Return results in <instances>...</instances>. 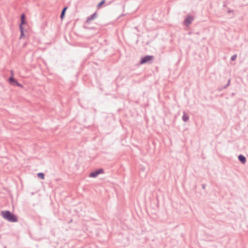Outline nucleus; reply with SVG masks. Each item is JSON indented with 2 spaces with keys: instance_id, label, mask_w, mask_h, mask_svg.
Wrapping results in <instances>:
<instances>
[{
  "instance_id": "obj_10",
  "label": "nucleus",
  "mask_w": 248,
  "mask_h": 248,
  "mask_svg": "<svg viewBox=\"0 0 248 248\" xmlns=\"http://www.w3.org/2000/svg\"><path fill=\"white\" fill-rule=\"evenodd\" d=\"M67 7H64L63 8V9L62 10V11L61 15H60V17L61 19H63V17H64L65 14V12H66V10H67Z\"/></svg>"
},
{
  "instance_id": "obj_19",
  "label": "nucleus",
  "mask_w": 248,
  "mask_h": 248,
  "mask_svg": "<svg viewBox=\"0 0 248 248\" xmlns=\"http://www.w3.org/2000/svg\"><path fill=\"white\" fill-rule=\"evenodd\" d=\"M146 173H147V172H145V173L143 174L144 176H146Z\"/></svg>"
},
{
  "instance_id": "obj_9",
  "label": "nucleus",
  "mask_w": 248,
  "mask_h": 248,
  "mask_svg": "<svg viewBox=\"0 0 248 248\" xmlns=\"http://www.w3.org/2000/svg\"><path fill=\"white\" fill-rule=\"evenodd\" d=\"M182 120L185 122H187L189 120L188 115L186 114L185 112H184L183 115L182 116Z\"/></svg>"
},
{
  "instance_id": "obj_4",
  "label": "nucleus",
  "mask_w": 248,
  "mask_h": 248,
  "mask_svg": "<svg viewBox=\"0 0 248 248\" xmlns=\"http://www.w3.org/2000/svg\"><path fill=\"white\" fill-rule=\"evenodd\" d=\"M104 171L102 169L96 170H95L90 173L89 176L91 177L95 178L97 177L99 174L103 173Z\"/></svg>"
},
{
  "instance_id": "obj_7",
  "label": "nucleus",
  "mask_w": 248,
  "mask_h": 248,
  "mask_svg": "<svg viewBox=\"0 0 248 248\" xmlns=\"http://www.w3.org/2000/svg\"><path fill=\"white\" fill-rule=\"evenodd\" d=\"M238 158L239 161H240L242 164H245L246 162V158L242 155H239L238 156Z\"/></svg>"
},
{
  "instance_id": "obj_14",
  "label": "nucleus",
  "mask_w": 248,
  "mask_h": 248,
  "mask_svg": "<svg viewBox=\"0 0 248 248\" xmlns=\"http://www.w3.org/2000/svg\"><path fill=\"white\" fill-rule=\"evenodd\" d=\"M230 80L231 79H229L228 80V82H227V84L226 85H225L224 86H223V89H225L226 88H227L230 85Z\"/></svg>"
},
{
  "instance_id": "obj_16",
  "label": "nucleus",
  "mask_w": 248,
  "mask_h": 248,
  "mask_svg": "<svg viewBox=\"0 0 248 248\" xmlns=\"http://www.w3.org/2000/svg\"><path fill=\"white\" fill-rule=\"evenodd\" d=\"M145 168H143V167H141V168H140V175H141V173H142V172H144V171H145Z\"/></svg>"
},
{
  "instance_id": "obj_18",
  "label": "nucleus",
  "mask_w": 248,
  "mask_h": 248,
  "mask_svg": "<svg viewBox=\"0 0 248 248\" xmlns=\"http://www.w3.org/2000/svg\"><path fill=\"white\" fill-rule=\"evenodd\" d=\"M205 185H202V188H203V189H204V188H205Z\"/></svg>"
},
{
  "instance_id": "obj_6",
  "label": "nucleus",
  "mask_w": 248,
  "mask_h": 248,
  "mask_svg": "<svg viewBox=\"0 0 248 248\" xmlns=\"http://www.w3.org/2000/svg\"><path fill=\"white\" fill-rule=\"evenodd\" d=\"M97 17V13L96 12H95L92 15H91L90 16L88 17L86 22L87 23H90L92 20H93Z\"/></svg>"
},
{
  "instance_id": "obj_15",
  "label": "nucleus",
  "mask_w": 248,
  "mask_h": 248,
  "mask_svg": "<svg viewBox=\"0 0 248 248\" xmlns=\"http://www.w3.org/2000/svg\"><path fill=\"white\" fill-rule=\"evenodd\" d=\"M237 58V55L236 54L232 55L231 57V60L232 61H235Z\"/></svg>"
},
{
  "instance_id": "obj_8",
  "label": "nucleus",
  "mask_w": 248,
  "mask_h": 248,
  "mask_svg": "<svg viewBox=\"0 0 248 248\" xmlns=\"http://www.w3.org/2000/svg\"><path fill=\"white\" fill-rule=\"evenodd\" d=\"M20 18L21 22L19 26H22L23 25H24L26 23V16L24 14L21 15Z\"/></svg>"
},
{
  "instance_id": "obj_12",
  "label": "nucleus",
  "mask_w": 248,
  "mask_h": 248,
  "mask_svg": "<svg viewBox=\"0 0 248 248\" xmlns=\"http://www.w3.org/2000/svg\"><path fill=\"white\" fill-rule=\"evenodd\" d=\"M37 176L42 179L45 178V174L42 172H39L37 174Z\"/></svg>"
},
{
  "instance_id": "obj_17",
  "label": "nucleus",
  "mask_w": 248,
  "mask_h": 248,
  "mask_svg": "<svg viewBox=\"0 0 248 248\" xmlns=\"http://www.w3.org/2000/svg\"><path fill=\"white\" fill-rule=\"evenodd\" d=\"M16 85L18 87H22V85L18 82L17 83H16Z\"/></svg>"
},
{
  "instance_id": "obj_1",
  "label": "nucleus",
  "mask_w": 248,
  "mask_h": 248,
  "mask_svg": "<svg viewBox=\"0 0 248 248\" xmlns=\"http://www.w3.org/2000/svg\"><path fill=\"white\" fill-rule=\"evenodd\" d=\"M1 215L4 219L9 222H16L17 221V217L16 216L8 210L2 211L1 212Z\"/></svg>"
},
{
  "instance_id": "obj_3",
  "label": "nucleus",
  "mask_w": 248,
  "mask_h": 248,
  "mask_svg": "<svg viewBox=\"0 0 248 248\" xmlns=\"http://www.w3.org/2000/svg\"><path fill=\"white\" fill-rule=\"evenodd\" d=\"M194 17L193 16L188 15L185 19L183 22V25L186 27H189L194 20Z\"/></svg>"
},
{
  "instance_id": "obj_5",
  "label": "nucleus",
  "mask_w": 248,
  "mask_h": 248,
  "mask_svg": "<svg viewBox=\"0 0 248 248\" xmlns=\"http://www.w3.org/2000/svg\"><path fill=\"white\" fill-rule=\"evenodd\" d=\"M12 76L11 77L9 78V83L13 85H16V83H17V81L13 77V72L12 71H11Z\"/></svg>"
},
{
  "instance_id": "obj_2",
  "label": "nucleus",
  "mask_w": 248,
  "mask_h": 248,
  "mask_svg": "<svg viewBox=\"0 0 248 248\" xmlns=\"http://www.w3.org/2000/svg\"><path fill=\"white\" fill-rule=\"evenodd\" d=\"M154 57L151 55H146L142 57L140 61V64H143L144 63H148L154 59Z\"/></svg>"
},
{
  "instance_id": "obj_11",
  "label": "nucleus",
  "mask_w": 248,
  "mask_h": 248,
  "mask_svg": "<svg viewBox=\"0 0 248 248\" xmlns=\"http://www.w3.org/2000/svg\"><path fill=\"white\" fill-rule=\"evenodd\" d=\"M19 29L21 32L20 37V38H21L22 36L24 35V28L22 26H19Z\"/></svg>"
},
{
  "instance_id": "obj_13",
  "label": "nucleus",
  "mask_w": 248,
  "mask_h": 248,
  "mask_svg": "<svg viewBox=\"0 0 248 248\" xmlns=\"http://www.w3.org/2000/svg\"><path fill=\"white\" fill-rule=\"evenodd\" d=\"M105 3V0H102L97 5V7L99 8L103 4Z\"/></svg>"
}]
</instances>
